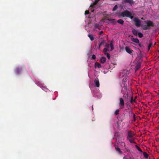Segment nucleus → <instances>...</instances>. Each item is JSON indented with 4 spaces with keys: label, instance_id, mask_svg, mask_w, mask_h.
Returning <instances> with one entry per match:
<instances>
[{
    "label": "nucleus",
    "instance_id": "393cba45",
    "mask_svg": "<svg viewBox=\"0 0 159 159\" xmlns=\"http://www.w3.org/2000/svg\"><path fill=\"white\" fill-rule=\"evenodd\" d=\"M109 50L107 48H105L103 50V52L105 54V53H107V51H108Z\"/></svg>",
    "mask_w": 159,
    "mask_h": 159
},
{
    "label": "nucleus",
    "instance_id": "f8f14e48",
    "mask_svg": "<svg viewBox=\"0 0 159 159\" xmlns=\"http://www.w3.org/2000/svg\"><path fill=\"white\" fill-rule=\"evenodd\" d=\"M106 59L104 57H102L100 59V62L101 63H104L106 61Z\"/></svg>",
    "mask_w": 159,
    "mask_h": 159
},
{
    "label": "nucleus",
    "instance_id": "412c9836",
    "mask_svg": "<svg viewBox=\"0 0 159 159\" xmlns=\"http://www.w3.org/2000/svg\"><path fill=\"white\" fill-rule=\"evenodd\" d=\"M115 149L116 151H117L119 154H121L122 153V152L121 151L120 149L119 148L116 147Z\"/></svg>",
    "mask_w": 159,
    "mask_h": 159
},
{
    "label": "nucleus",
    "instance_id": "cd10ccee",
    "mask_svg": "<svg viewBox=\"0 0 159 159\" xmlns=\"http://www.w3.org/2000/svg\"><path fill=\"white\" fill-rule=\"evenodd\" d=\"M105 55H106L108 59H110V54L108 53H105Z\"/></svg>",
    "mask_w": 159,
    "mask_h": 159
},
{
    "label": "nucleus",
    "instance_id": "b1692460",
    "mask_svg": "<svg viewBox=\"0 0 159 159\" xmlns=\"http://www.w3.org/2000/svg\"><path fill=\"white\" fill-rule=\"evenodd\" d=\"M152 45V43H149L148 48V51H149L150 50V48Z\"/></svg>",
    "mask_w": 159,
    "mask_h": 159
},
{
    "label": "nucleus",
    "instance_id": "dca6fc26",
    "mask_svg": "<svg viewBox=\"0 0 159 159\" xmlns=\"http://www.w3.org/2000/svg\"><path fill=\"white\" fill-rule=\"evenodd\" d=\"M88 36L91 41H93L94 39V37L92 34H88Z\"/></svg>",
    "mask_w": 159,
    "mask_h": 159
},
{
    "label": "nucleus",
    "instance_id": "6ab92c4d",
    "mask_svg": "<svg viewBox=\"0 0 159 159\" xmlns=\"http://www.w3.org/2000/svg\"><path fill=\"white\" fill-rule=\"evenodd\" d=\"M117 22L119 24H120L121 25H123L124 23V20L122 19H119L117 21Z\"/></svg>",
    "mask_w": 159,
    "mask_h": 159
},
{
    "label": "nucleus",
    "instance_id": "2f4dec72",
    "mask_svg": "<svg viewBox=\"0 0 159 159\" xmlns=\"http://www.w3.org/2000/svg\"><path fill=\"white\" fill-rule=\"evenodd\" d=\"M138 45L140 48H144V47L143 45H142L140 43H139Z\"/></svg>",
    "mask_w": 159,
    "mask_h": 159
},
{
    "label": "nucleus",
    "instance_id": "6e6552de",
    "mask_svg": "<svg viewBox=\"0 0 159 159\" xmlns=\"http://www.w3.org/2000/svg\"><path fill=\"white\" fill-rule=\"evenodd\" d=\"M94 83L95 84V85L97 87H99L100 86L99 82L98 79V78H96L94 80Z\"/></svg>",
    "mask_w": 159,
    "mask_h": 159
},
{
    "label": "nucleus",
    "instance_id": "7ed1b4c3",
    "mask_svg": "<svg viewBox=\"0 0 159 159\" xmlns=\"http://www.w3.org/2000/svg\"><path fill=\"white\" fill-rule=\"evenodd\" d=\"M130 15H131V13L127 10L122 12L121 13V16L123 17L126 16L128 17L130 16Z\"/></svg>",
    "mask_w": 159,
    "mask_h": 159
},
{
    "label": "nucleus",
    "instance_id": "f257e3e1",
    "mask_svg": "<svg viewBox=\"0 0 159 159\" xmlns=\"http://www.w3.org/2000/svg\"><path fill=\"white\" fill-rule=\"evenodd\" d=\"M144 22L146 24V25L141 26L142 29L144 30H149L151 29V27H153L155 25V24L150 20L144 21Z\"/></svg>",
    "mask_w": 159,
    "mask_h": 159
},
{
    "label": "nucleus",
    "instance_id": "c9c22d12",
    "mask_svg": "<svg viewBox=\"0 0 159 159\" xmlns=\"http://www.w3.org/2000/svg\"><path fill=\"white\" fill-rule=\"evenodd\" d=\"M131 15H130V16L129 17H128L129 18H130L131 19H132V20H133V16H131Z\"/></svg>",
    "mask_w": 159,
    "mask_h": 159
},
{
    "label": "nucleus",
    "instance_id": "423d86ee",
    "mask_svg": "<svg viewBox=\"0 0 159 159\" xmlns=\"http://www.w3.org/2000/svg\"><path fill=\"white\" fill-rule=\"evenodd\" d=\"M134 135V133L131 131H129L128 132V135L127 137V139L129 138H132Z\"/></svg>",
    "mask_w": 159,
    "mask_h": 159
},
{
    "label": "nucleus",
    "instance_id": "a878e982",
    "mask_svg": "<svg viewBox=\"0 0 159 159\" xmlns=\"http://www.w3.org/2000/svg\"><path fill=\"white\" fill-rule=\"evenodd\" d=\"M118 8V6L117 5H115L112 9V11H115Z\"/></svg>",
    "mask_w": 159,
    "mask_h": 159
},
{
    "label": "nucleus",
    "instance_id": "72a5a7b5",
    "mask_svg": "<svg viewBox=\"0 0 159 159\" xmlns=\"http://www.w3.org/2000/svg\"><path fill=\"white\" fill-rule=\"evenodd\" d=\"M89 10L86 11L85 12V15H86L88 14H89Z\"/></svg>",
    "mask_w": 159,
    "mask_h": 159
},
{
    "label": "nucleus",
    "instance_id": "1a4fd4ad",
    "mask_svg": "<svg viewBox=\"0 0 159 159\" xmlns=\"http://www.w3.org/2000/svg\"><path fill=\"white\" fill-rule=\"evenodd\" d=\"M125 50L129 54H131L134 52L133 50L131 49L128 47H126Z\"/></svg>",
    "mask_w": 159,
    "mask_h": 159
},
{
    "label": "nucleus",
    "instance_id": "4be33fe9",
    "mask_svg": "<svg viewBox=\"0 0 159 159\" xmlns=\"http://www.w3.org/2000/svg\"><path fill=\"white\" fill-rule=\"evenodd\" d=\"M135 148L140 152H142V153L143 152L142 151L141 149V148L137 145H135Z\"/></svg>",
    "mask_w": 159,
    "mask_h": 159
},
{
    "label": "nucleus",
    "instance_id": "e433bc0d",
    "mask_svg": "<svg viewBox=\"0 0 159 159\" xmlns=\"http://www.w3.org/2000/svg\"><path fill=\"white\" fill-rule=\"evenodd\" d=\"M107 48H109L110 44H107L106 46Z\"/></svg>",
    "mask_w": 159,
    "mask_h": 159
},
{
    "label": "nucleus",
    "instance_id": "4c0bfd02",
    "mask_svg": "<svg viewBox=\"0 0 159 159\" xmlns=\"http://www.w3.org/2000/svg\"><path fill=\"white\" fill-rule=\"evenodd\" d=\"M108 20L109 21H112L115 20V19H108Z\"/></svg>",
    "mask_w": 159,
    "mask_h": 159
},
{
    "label": "nucleus",
    "instance_id": "c85d7f7f",
    "mask_svg": "<svg viewBox=\"0 0 159 159\" xmlns=\"http://www.w3.org/2000/svg\"><path fill=\"white\" fill-rule=\"evenodd\" d=\"M138 34L139 37L140 38H142L143 37V34L140 32Z\"/></svg>",
    "mask_w": 159,
    "mask_h": 159
},
{
    "label": "nucleus",
    "instance_id": "c03bdc74",
    "mask_svg": "<svg viewBox=\"0 0 159 159\" xmlns=\"http://www.w3.org/2000/svg\"><path fill=\"white\" fill-rule=\"evenodd\" d=\"M123 97H125V98H126V96H125V97L123 96Z\"/></svg>",
    "mask_w": 159,
    "mask_h": 159
},
{
    "label": "nucleus",
    "instance_id": "2eb2a0df",
    "mask_svg": "<svg viewBox=\"0 0 159 159\" xmlns=\"http://www.w3.org/2000/svg\"><path fill=\"white\" fill-rule=\"evenodd\" d=\"M132 32L134 35L135 36H137L138 35V31L137 30L134 29H133L132 30Z\"/></svg>",
    "mask_w": 159,
    "mask_h": 159
},
{
    "label": "nucleus",
    "instance_id": "f704fd0d",
    "mask_svg": "<svg viewBox=\"0 0 159 159\" xmlns=\"http://www.w3.org/2000/svg\"><path fill=\"white\" fill-rule=\"evenodd\" d=\"M96 58V56L94 55H93L92 56V59H94Z\"/></svg>",
    "mask_w": 159,
    "mask_h": 159
},
{
    "label": "nucleus",
    "instance_id": "f03ea898",
    "mask_svg": "<svg viewBox=\"0 0 159 159\" xmlns=\"http://www.w3.org/2000/svg\"><path fill=\"white\" fill-rule=\"evenodd\" d=\"M133 21L134 22L135 25L138 27H140L141 25V21L137 17H134L133 19Z\"/></svg>",
    "mask_w": 159,
    "mask_h": 159
},
{
    "label": "nucleus",
    "instance_id": "0eeeda50",
    "mask_svg": "<svg viewBox=\"0 0 159 159\" xmlns=\"http://www.w3.org/2000/svg\"><path fill=\"white\" fill-rule=\"evenodd\" d=\"M123 1L124 3H129L130 5L134 3L133 0H123Z\"/></svg>",
    "mask_w": 159,
    "mask_h": 159
},
{
    "label": "nucleus",
    "instance_id": "37998d69",
    "mask_svg": "<svg viewBox=\"0 0 159 159\" xmlns=\"http://www.w3.org/2000/svg\"><path fill=\"white\" fill-rule=\"evenodd\" d=\"M123 97H125V98H126V96H125V97L123 96Z\"/></svg>",
    "mask_w": 159,
    "mask_h": 159
},
{
    "label": "nucleus",
    "instance_id": "473e14b6",
    "mask_svg": "<svg viewBox=\"0 0 159 159\" xmlns=\"http://www.w3.org/2000/svg\"><path fill=\"white\" fill-rule=\"evenodd\" d=\"M99 0H95L94 2V4L96 5L97 3L99 1Z\"/></svg>",
    "mask_w": 159,
    "mask_h": 159
},
{
    "label": "nucleus",
    "instance_id": "79ce46f5",
    "mask_svg": "<svg viewBox=\"0 0 159 159\" xmlns=\"http://www.w3.org/2000/svg\"><path fill=\"white\" fill-rule=\"evenodd\" d=\"M132 43V44H134V45L135 44L134 43Z\"/></svg>",
    "mask_w": 159,
    "mask_h": 159
},
{
    "label": "nucleus",
    "instance_id": "4468645a",
    "mask_svg": "<svg viewBox=\"0 0 159 159\" xmlns=\"http://www.w3.org/2000/svg\"><path fill=\"white\" fill-rule=\"evenodd\" d=\"M127 139L129 140V142L131 143H136L134 141V139L133 138H129V139Z\"/></svg>",
    "mask_w": 159,
    "mask_h": 159
},
{
    "label": "nucleus",
    "instance_id": "5701e85b",
    "mask_svg": "<svg viewBox=\"0 0 159 159\" xmlns=\"http://www.w3.org/2000/svg\"><path fill=\"white\" fill-rule=\"evenodd\" d=\"M144 156L146 158H148L149 157V155L148 154H147L146 152H143Z\"/></svg>",
    "mask_w": 159,
    "mask_h": 159
},
{
    "label": "nucleus",
    "instance_id": "aec40b11",
    "mask_svg": "<svg viewBox=\"0 0 159 159\" xmlns=\"http://www.w3.org/2000/svg\"><path fill=\"white\" fill-rule=\"evenodd\" d=\"M110 47L111 48V51H112L114 49V46L113 44V42L111 41L110 43Z\"/></svg>",
    "mask_w": 159,
    "mask_h": 159
},
{
    "label": "nucleus",
    "instance_id": "bb28decb",
    "mask_svg": "<svg viewBox=\"0 0 159 159\" xmlns=\"http://www.w3.org/2000/svg\"><path fill=\"white\" fill-rule=\"evenodd\" d=\"M120 111V110L119 109L116 110L115 112V114L116 115H117L119 114V112Z\"/></svg>",
    "mask_w": 159,
    "mask_h": 159
},
{
    "label": "nucleus",
    "instance_id": "ea45409f",
    "mask_svg": "<svg viewBox=\"0 0 159 159\" xmlns=\"http://www.w3.org/2000/svg\"><path fill=\"white\" fill-rule=\"evenodd\" d=\"M43 88H42L43 90H44V89H45V87L42 86Z\"/></svg>",
    "mask_w": 159,
    "mask_h": 159
},
{
    "label": "nucleus",
    "instance_id": "f3484780",
    "mask_svg": "<svg viewBox=\"0 0 159 159\" xmlns=\"http://www.w3.org/2000/svg\"><path fill=\"white\" fill-rule=\"evenodd\" d=\"M101 66L100 64L97 62L95 63V68L98 67V68H100Z\"/></svg>",
    "mask_w": 159,
    "mask_h": 159
},
{
    "label": "nucleus",
    "instance_id": "58836bf2",
    "mask_svg": "<svg viewBox=\"0 0 159 159\" xmlns=\"http://www.w3.org/2000/svg\"><path fill=\"white\" fill-rule=\"evenodd\" d=\"M103 31H100V32H99V35H101V34H103Z\"/></svg>",
    "mask_w": 159,
    "mask_h": 159
},
{
    "label": "nucleus",
    "instance_id": "20e7f679",
    "mask_svg": "<svg viewBox=\"0 0 159 159\" xmlns=\"http://www.w3.org/2000/svg\"><path fill=\"white\" fill-rule=\"evenodd\" d=\"M119 106L120 109H123L124 108V101L123 99L120 98L119 99Z\"/></svg>",
    "mask_w": 159,
    "mask_h": 159
},
{
    "label": "nucleus",
    "instance_id": "ddd939ff",
    "mask_svg": "<svg viewBox=\"0 0 159 159\" xmlns=\"http://www.w3.org/2000/svg\"><path fill=\"white\" fill-rule=\"evenodd\" d=\"M21 71V69H20L19 68H16L15 70V72L17 74H19L20 73Z\"/></svg>",
    "mask_w": 159,
    "mask_h": 159
},
{
    "label": "nucleus",
    "instance_id": "39448f33",
    "mask_svg": "<svg viewBox=\"0 0 159 159\" xmlns=\"http://www.w3.org/2000/svg\"><path fill=\"white\" fill-rule=\"evenodd\" d=\"M130 99V102L131 104L133 103L134 102H135V99H134L133 98V96H131L130 97H129V96H128L127 95V98L125 100V102H127L126 104L127 105H128V102H127L128 101V99Z\"/></svg>",
    "mask_w": 159,
    "mask_h": 159
},
{
    "label": "nucleus",
    "instance_id": "9d476101",
    "mask_svg": "<svg viewBox=\"0 0 159 159\" xmlns=\"http://www.w3.org/2000/svg\"><path fill=\"white\" fill-rule=\"evenodd\" d=\"M141 63L140 62H138L136 65L135 67V70L137 71L140 67Z\"/></svg>",
    "mask_w": 159,
    "mask_h": 159
},
{
    "label": "nucleus",
    "instance_id": "c756f323",
    "mask_svg": "<svg viewBox=\"0 0 159 159\" xmlns=\"http://www.w3.org/2000/svg\"><path fill=\"white\" fill-rule=\"evenodd\" d=\"M132 114L133 115L134 120V121H135V120H136L135 115L134 113H132Z\"/></svg>",
    "mask_w": 159,
    "mask_h": 159
},
{
    "label": "nucleus",
    "instance_id": "9b49d317",
    "mask_svg": "<svg viewBox=\"0 0 159 159\" xmlns=\"http://www.w3.org/2000/svg\"><path fill=\"white\" fill-rule=\"evenodd\" d=\"M131 40L132 41L134 42L135 43H139V41L138 39L137 38H131Z\"/></svg>",
    "mask_w": 159,
    "mask_h": 159
},
{
    "label": "nucleus",
    "instance_id": "a19ab883",
    "mask_svg": "<svg viewBox=\"0 0 159 159\" xmlns=\"http://www.w3.org/2000/svg\"><path fill=\"white\" fill-rule=\"evenodd\" d=\"M39 85L40 86V87H41V84H39Z\"/></svg>",
    "mask_w": 159,
    "mask_h": 159
},
{
    "label": "nucleus",
    "instance_id": "7c9ffc66",
    "mask_svg": "<svg viewBox=\"0 0 159 159\" xmlns=\"http://www.w3.org/2000/svg\"><path fill=\"white\" fill-rule=\"evenodd\" d=\"M94 27L96 29L98 28L99 27V24H95L94 25Z\"/></svg>",
    "mask_w": 159,
    "mask_h": 159
},
{
    "label": "nucleus",
    "instance_id": "a211bd4d",
    "mask_svg": "<svg viewBox=\"0 0 159 159\" xmlns=\"http://www.w3.org/2000/svg\"><path fill=\"white\" fill-rule=\"evenodd\" d=\"M105 43V41L103 40L99 43L98 46V49H100L101 46L104 44Z\"/></svg>",
    "mask_w": 159,
    "mask_h": 159
}]
</instances>
